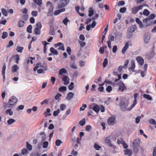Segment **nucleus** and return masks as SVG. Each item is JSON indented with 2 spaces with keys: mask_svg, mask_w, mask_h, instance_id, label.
<instances>
[{
  "mask_svg": "<svg viewBox=\"0 0 156 156\" xmlns=\"http://www.w3.org/2000/svg\"><path fill=\"white\" fill-rule=\"evenodd\" d=\"M6 113L10 116L12 115L13 114V112L11 109H9L7 110L5 112Z\"/></svg>",
  "mask_w": 156,
  "mask_h": 156,
  "instance_id": "obj_25",
  "label": "nucleus"
},
{
  "mask_svg": "<svg viewBox=\"0 0 156 156\" xmlns=\"http://www.w3.org/2000/svg\"><path fill=\"white\" fill-rule=\"evenodd\" d=\"M60 112V109H58L56 111H54L53 115L54 116H56Z\"/></svg>",
  "mask_w": 156,
  "mask_h": 156,
  "instance_id": "obj_48",
  "label": "nucleus"
},
{
  "mask_svg": "<svg viewBox=\"0 0 156 156\" xmlns=\"http://www.w3.org/2000/svg\"><path fill=\"white\" fill-rule=\"evenodd\" d=\"M48 142L47 141H44L43 143L42 147L43 148H46L48 147Z\"/></svg>",
  "mask_w": 156,
  "mask_h": 156,
  "instance_id": "obj_36",
  "label": "nucleus"
},
{
  "mask_svg": "<svg viewBox=\"0 0 156 156\" xmlns=\"http://www.w3.org/2000/svg\"><path fill=\"white\" fill-rule=\"evenodd\" d=\"M93 109L96 113H98L100 110V107L99 106L96 105L93 107Z\"/></svg>",
  "mask_w": 156,
  "mask_h": 156,
  "instance_id": "obj_28",
  "label": "nucleus"
},
{
  "mask_svg": "<svg viewBox=\"0 0 156 156\" xmlns=\"http://www.w3.org/2000/svg\"><path fill=\"white\" fill-rule=\"evenodd\" d=\"M67 73V70L64 68H62L60 69L59 71V74L62 75L63 73Z\"/></svg>",
  "mask_w": 156,
  "mask_h": 156,
  "instance_id": "obj_22",
  "label": "nucleus"
},
{
  "mask_svg": "<svg viewBox=\"0 0 156 156\" xmlns=\"http://www.w3.org/2000/svg\"><path fill=\"white\" fill-rule=\"evenodd\" d=\"M74 96V94L73 92H69L67 95V99L71 100Z\"/></svg>",
  "mask_w": 156,
  "mask_h": 156,
  "instance_id": "obj_26",
  "label": "nucleus"
},
{
  "mask_svg": "<svg viewBox=\"0 0 156 156\" xmlns=\"http://www.w3.org/2000/svg\"><path fill=\"white\" fill-rule=\"evenodd\" d=\"M149 122L151 124H156V122L155 120L154 119H151L149 120Z\"/></svg>",
  "mask_w": 156,
  "mask_h": 156,
  "instance_id": "obj_60",
  "label": "nucleus"
},
{
  "mask_svg": "<svg viewBox=\"0 0 156 156\" xmlns=\"http://www.w3.org/2000/svg\"><path fill=\"white\" fill-rule=\"evenodd\" d=\"M108 122L109 125H114L116 123L115 119L113 117H110L108 119Z\"/></svg>",
  "mask_w": 156,
  "mask_h": 156,
  "instance_id": "obj_10",
  "label": "nucleus"
},
{
  "mask_svg": "<svg viewBox=\"0 0 156 156\" xmlns=\"http://www.w3.org/2000/svg\"><path fill=\"white\" fill-rule=\"evenodd\" d=\"M117 83V84L119 87L118 89L120 91L123 92L124 90L126 89V87L124 84L121 81H119Z\"/></svg>",
  "mask_w": 156,
  "mask_h": 156,
  "instance_id": "obj_4",
  "label": "nucleus"
},
{
  "mask_svg": "<svg viewBox=\"0 0 156 156\" xmlns=\"http://www.w3.org/2000/svg\"><path fill=\"white\" fill-rule=\"evenodd\" d=\"M62 143V142L60 140H56L55 144L57 146H60V144Z\"/></svg>",
  "mask_w": 156,
  "mask_h": 156,
  "instance_id": "obj_54",
  "label": "nucleus"
},
{
  "mask_svg": "<svg viewBox=\"0 0 156 156\" xmlns=\"http://www.w3.org/2000/svg\"><path fill=\"white\" fill-rule=\"evenodd\" d=\"M30 156H39L37 153L36 152H32L30 154Z\"/></svg>",
  "mask_w": 156,
  "mask_h": 156,
  "instance_id": "obj_64",
  "label": "nucleus"
},
{
  "mask_svg": "<svg viewBox=\"0 0 156 156\" xmlns=\"http://www.w3.org/2000/svg\"><path fill=\"white\" fill-rule=\"evenodd\" d=\"M69 22V20L67 18H66L63 20V23L66 26H67L68 24V23Z\"/></svg>",
  "mask_w": 156,
  "mask_h": 156,
  "instance_id": "obj_47",
  "label": "nucleus"
},
{
  "mask_svg": "<svg viewBox=\"0 0 156 156\" xmlns=\"http://www.w3.org/2000/svg\"><path fill=\"white\" fill-rule=\"evenodd\" d=\"M69 78L67 76H65L63 77L62 79V80L64 82V84L66 85L68 84L69 83Z\"/></svg>",
  "mask_w": 156,
  "mask_h": 156,
  "instance_id": "obj_16",
  "label": "nucleus"
},
{
  "mask_svg": "<svg viewBox=\"0 0 156 156\" xmlns=\"http://www.w3.org/2000/svg\"><path fill=\"white\" fill-rule=\"evenodd\" d=\"M108 63V60L107 58H105L104 61L103 62V66L104 67H105L107 65Z\"/></svg>",
  "mask_w": 156,
  "mask_h": 156,
  "instance_id": "obj_59",
  "label": "nucleus"
},
{
  "mask_svg": "<svg viewBox=\"0 0 156 156\" xmlns=\"http://www.w3.org/2000/svg\"><path fill=\"white\" fill-rule=\"evenodd\" d=\"M69 0H64L63 1L61 0L58 5V7L60 8L65 6L69 2Z\"/></svg>",
  "mask_w": 156,
  "mask_h": 156,
  "instance_id": "obj_8",
  "label": "nucleus"
},
{
  "mask_svg": "<svg viewBox=\"0 0 156 156\" xmlns=\"http://www.w3.org/2000/svg\"><path fill=\"white\" fill-rule=\"evenodd\" d=\"M93 14H94L93 10L92 9H91V8L90 9L89 11L88 16H89L91 17L93 16Z\"/></svg>",
  "mask_w": 156,
  "mask_h": 156,
  "instance_id": "obj_55",
  "label": "nucleus"
},
{
  "mask_svg": "<svg viewBox=\"0 0 156 156\" xmlns=\"http://www.w3.org/2000/svg\"><path fill=\"white\" fill-rule=\"evenodd\" d=\"M111 137L110 136H108L105 139V142L110 147H112L113 145L111 143Z\"/></svg>",
  "mask_w": 156,
  "mask_h": 156,
  "instance_id": "obj_14",
  "label": "nucleus"
},
{
  "mask_svg": "<svg viewBox=\"0 0 156 156\" xmlns=\"http://www.w3.org/2000/svg\"><path fill=\"white\" fill-rule=\"evenodd\" d=\"M120 107L121 110L123 111H130V110H128V109L129 108H127V106L128 105V103H124V102H122L120 103Z\"/></svg>",
  "mask_w": 156,
  "mask_h": 156,
  "instance_id": "obj_5",
  "label": "nucleus"
},
{
  "mask_svg": "<svg viewBox=\"0 0 156 156\" xmlns=\"http://www.w3.org/2000/svg\"><path fill=\"white\" fill-rule=\"evenodd\" d=\"M74 87V83L73 82L71 83L70 84L68 87L69 89L70 90H72Z\"/></svg>",
  "mask_w": 156,
  "mask_h": 156,
  "instance_id": "obj_57",
  "label": "nucleus"
},
{
  "mask_svg": "<svg viewBox=\"0 0 156 156\" xmlns=\"http://www.w3.org/2000/svg\"><path fill=\"white\" fill-rule=\"evenodd\" d=\"M34 2L39 5H41L42 4V0H34Z\"/></svg>",
  "mask_w": 156,
  "mask_h": 156,
  "instance_id": "obj_37",
  "label": "nucleus"
},
{
  "mask_svg": "<svg viewBox=\"0 0 156 156\" xmlns=\"http://www.w3.org/2000/svg\"><path fill=\"white\" fill-rule=\"evenodd\" d=\"M19 67L17 65H14L12 67V71L13 73L16 72L19 69Z\"/></svg>",
  "mask_w": 156,
  "mask_h": 156,
  "instance_id": "obj_19",
  "label": "nucleus"
},
{
  "mask_svg": "<svg viewBox=\"0 0 156 156\" xmlns=\"http://www.w3.org/2000/svg\"><path fill=\"white\" fill-rule=\"evenodd\" d=\"M1 11L3 15L5 16H7V12L5 9H1Z\"/></svg>",
  "mask_w": 156,
  "mask_h": 156,
  "instance_id": "obj_39",
  "label": "nucleus"
},
{
  "mask_svg": "<svg viewBox=\"0 0 156 156\" xmlns=\"http://www.w3.org/2000/svg\"><path fill=\"white\" fill-rule=\"evenodd\" d=\"M143 97L144 98L149 100H151L152 99L151 97L148 94H144L143 95Z\"/></svg>",
  "mask_w": 156,
  "mask_h": 156,
  "instance_id": "obj_38",
  "label": "nucleus"
},
{
  "mask_svg": "<svg viewBox=\"0 0 156 156\" xmlns=\"http://www.w3.org/2000/svg\"><path fill=\"white\" fill-rule=\"evenodd\" d=\"M66 51L69 55H71V50L70 47H67Z\"/></svg>",
  "mask_w": 156,
  "mask_h": 156,
  "instance_id": "obj_63",
  "label": "nucleus"
},
{
  "mask_svg": "<svg viewBox=\"0 0 156 156\" xmlns=\"http://www.w3.org/2000/svg\"><path fill=\"white\" fill-rule=\"evenodd\" d=\"M65 9L64 8H62L60 10H57L55 11L54 13V15H57L59 14L61 12H64L65 11Z\"/></svg>",
  "mask_w": 156,
  "mask_h": 156,
  "instance_id": "obj_21",
  "label": "nucleus"
},
{
  "mask_svg": "<svg viewBox=\"0 0 156 156\" xmlns=\"http://www.w3.org/2000/svg\"><path fill=\"white\" fill-rule=\"evenodd\" d=\"M21 153L23 155H26L28 153V151L27 149L24 148L21 150Z\"/></svg>",
  "mask_w": 156,
  "mask_h": 156,
  "instance_id": "obj_27",
  "label": "nucleus"
},
{
  "mask_svg": "<svg viewBox=\"0 0 156 156\" xmlns=\"http://www.w3.org/2000/svg\"><path fill=\"white\" fill-rule=\"evenodd\" d=\"M150 39V37L149 36L147 35L145 36L144 39V43L146 44H148L149 41Z\"/></svg>",
  "mask_w": 156,
  "mask_h": 156,
  "instance_id": "obj_24",
  "label": "nucleus"
},
{
  "mask_svg": "<svg viewBox=\"0 0 156 156\" xmlns=\"http://www.w3.org/2000/svg\"><path fill=\"white\" fill-rule=\"evenodd\" d=\"M108 39L109 40L108 41H110V42L113 41H114V37L112 35H109L108 36Z\"/></svg>",
  "mask_w": 156,
  "mask_h": 156,
  "instance_id": "obj_56",
  "label": "nucleus"
},
{
  "mask_svg": "<svg viewBox=\"0 0 156 156\" xmlns=\"http://www.w3.org/2000/svg\"><path fill=\"white\" fill-rule=\"evenodd\" d=\"M15 122V120L13 119L10 118L9 119L7 122L9 125H11Z\"/></svg>",
  "mask_w": 156,
  "mask_h": 156,
  "instance_id": "obj_31",
  "label": "nucleus"
},
{
  "mask_svg": "<svg viewBox=\"0 0 156 156\" xmlns=\"http://www.w3.org/2000/svg\"><path fill=\"white\" fill-rule=\"evenodd\" d=\"M75 9L76 12L79 14L80 16H84V14L83 13L79 12V10H80V8L79 7L77 6H76Z\"/></svg>",
  "mask_w": 156,
  "mask_h": 156,
  "instance_id": "obj_34",
  "label": "nucleus"
},
{
  "mask_svg": "<svg viewBox=\"0 0 156 156\" xmlns=\"http://www.w3.org/2000/svg\"><path fill=\"white\" fill-rule=\"evenodd\" d=\"M32 26L31 25H29L27 29V31L29 33H32Z\"/></svg>",
  "mask_w": 156,
  "mask_h": 156,
  "instance_id": "obj_35",
  "label": "nucleus"
},
{
  "mask_svg": "<svg viewBox=\"0 0 156 156\" xmlns=\"http://www.w3.org/2000/svg\"><path fill=\"white\" fill-rule=\"evenodd\" d=\"M147 17L149 20L153 19L155 17V15L154 14H151Z\"/></svg>",
  "mask_w": 156,
  "mask_h": 156,
  "instance_id": "obj_50",
  "label": "nucleus"
},
{
  "mask_svg": "<svg viewBox=\"0 0 156 156\" xmlns=\"http://www.w3.org/2000/svg\"><path fill=\"white\" fill-rule=\"evenodd\" d=\"M15 62L16 64L19 63V61L20 60V57L18 55H16L15 56Z\"/></svg>",
  "mask_w": 156,
  "mask_h": 156,
  "instance_id": "obj_42",
  "label": "nucleus"
},
{
  "mask_svg": "<svg viewBox=\"0 0 156 156\" xmlns=\"http://www.w3.org/2000/svg\"><path fill=\"white\" fill-rule=\"evenodd\" d=\"M85 123V119H83L82 120L80 121L79 123L81 126L84 125Z\"/></svg>",
  "mask_w": 156,
  "mask_h": 156,
  "instance_id": "obj_49",
  "label": "nucleus"
},
{
  "mask_svg": "<svg viewBox=\"0 0 156 156\" xmlns=\"http://www.w3.org/2000/svg\"><path fill=\"white\" fill-rule=\"evenodd\" d=\"M129 48V44L128 43H126L124 46V47L122 48V54H124L126 50L128 49Z\"/></svg>",
  "mask_w": 156,
  "mask_h": 156,
  "instance_id": "obj_20",
  "label": "nucleus"
},
{
  "mask_svg": "<svg viewBox=\"0 0 156 156\" xmlns=\"http://www.w3.org/2000/svg\"><path fill=\"white\" fill-rule=\"evenodd\" d=\"M106 90L107 92L109 93L112 90V87L110 85L108 86L106 89Z\"/></svg>",
  "mask_w": 156,
  "mask_h": 156,
  "instance_id": "obj_46",
  "label": "nucleus"
},
{
  "mask_svg": "<svg viewBox=\"0 0 156 156\" xmlns=\"http://www.w3.org/2000/svg\"><path fill=\"white\" fill-rule=\"evenodd\" d=\"M24 22L23 21L20 20L18 23V25L19 27H22L24 25Z\"/></svg>",
  "mask_w": 156,
  "mask_h": 156,
  "instance_id": "obj_40",
  "label": "nucleus"
},
{
  "mask_svg": "<svg viewBox=\"0 0 156 156\" xmlns=\"http://www.w3.org/2000/svg\"><path fill=\"white\" fill-rule=\"evenodd\" d=\"M41 67L45 70L47 69V67L46 66V65L45 63H43L42 64L40 62L38 63L36 66L34 68V70L35 71L38 69L39 68Z\"/></svg>",
  "mask_w": 156,
  "mask_h": 156,
  "instance_id": "obj_3",
  "label": "nucleus"
},
{
  "mask_svg": "<svg viewBox=\"0 0 156 156\" xmlns=\"http://www.w3.org/2000/svg\"><path fill=\"white\" fill-rule=\"evenodd\" d=\"M62 96V95L59 93H58L55 96V99L58 101H59L60 100V98Z\"/></svg>",
  "mask_w": 156,
  "mask_h": 156,
  "instance_id": "obj_30",
  "label": "nucleus"
},
{
  "mask_svg": "<svg viewBox=\"0 0 156 156\" xmlns=\"http://www.w3.org/2000/svg\"><path fill=\"white\" fill-rule=\"evenodd\" d=\"M136 28V27L135 25H132L128 29V31L130 33L133 32Z\"/></svg>",
  "mask_w": 156,
  "mask_h": 156,
  "instance_id": "obj_17",
  "label": "nucleus"
},
{
  "mask_svg": "<svg viewBox=\"0 0 156 156\" xmlns=\"http://www.w3.org/2000/svg\"><path fill=\"white\" fill-rule=\"evenodd\" d=\"M120 135L119 133H117L114 136V138L115 139H117V143L118 144H122L125 141L122 139L118 138Z\"/></svg>",
  "mask_w": 156,
  "mask_h": 156,
  "instance_id": "obj_6",
  "label": "nucleus"
},
{
  "mask_svg": "<svg viewBox=\"0 0 156 156\" xmlns=\"http://www.w3.org/2000/svg\"><path fill=\"white\" fill-rule=\"evenodd\" d=\"M26 149L29 151H31L32 149V146L29 144L28 142H27L26 143Z\"/></svg>",
  "mask_w": 156,
  "mask_h": 156,
  "instance_id": "obj_23",
  "label": "nucleus"
},
{
  "mask_svg": "<svg viewBox=\"0 0 156 156\" xmlns=\"http://www.w3.org/2000/svg\"><path fill=\"white\" fill-rule=\"evenodd\" d=\"M70 65L71 67L73 69H76L77 68L76 65L75 63H71Z\"/></svg>",
  "mask_w": 156,
  "mask_h": 156,
  "instance_id": "obj_51",
  "label": "nucleus"
},
{
  "mask_svg": "<svg viewBox=\"0 0 156 156\" xmlns=\"http://www.w3.org/2000/svg\"><path fill=\"white\" fill-rule=\"evenodd\" d=\"M151 23H147V24H144L143 25L142 24V23L141 21L139 23H138V24H139V27H140V28H146L147 27L149 26L151 24Z\"/></svg>",
  "mask_w": 156,
  "mask_h": 156,
  "instance_id": "obj_15",
  "label": "nucleus"
},
{
  "mask_svg": "<svg viewBox=\"0 0 156 156\" xmlns=\"http://www.w3.org/2000/svg\"><path fill=\"white\" fill-rule=\"evenodd\" d=\"M36 28L41 29L42 27V25L41 22H39L36 24Z\"/></svg>",
  "mask_w": 156,
  "mask_h": 156,
  "instance_id": "obj_62",
  "label": "nucleus"
},
{
  "mask_svg": "<svg viewBox=\"0 0 156 156\" xmlns=\"http://www.w3.org/2000/svg\"><path fill=\"white\" fill-rule=\"evenodd\" d=\"M150 14L149 12L147 9H145L143 12V14L146 16H148Z\"/></svg>",
  "mask_w": 156,
  "mask_h": 156,
  "instance_id": "obj_43",
  "label": "nucleus"
},
{
  "mask_svg": "<svg viewBox=\"0 0 156 156\" xmlns=\"http://www.w3.org/2000/svg\"><path fill=\"white\" fill-rule=\"evenodd\" d=\"M66 108V106L64 104H62L60 106V108L61 110L63 111Z\"/></svg>",
  "mask_w": 156,
  "mask_h": 156,
  "instance_id": "obj_41",
  "label": "nucleus"
},
{
  "mask_svg": "<svg viewBox=\"0 0 156 156\" xmlns=\"http://www.w3.org/2000/svg\"><path fill=\"white\" fill-rule=\"evenodd\" d=\"M41 29L37 28H36L35 30V32L36 34H40L41 33Z\"/></svg>",
  "mask_w": 156,
  "mask_h": 156,
  "instance_id": "obj_53",
  "label": "nucleus"
},
{
  "mask_svg": "<svg viewBox=\"0 0 156 156\" xmlns=\"http://www.w3.org/2000/svg\"><path fill=\"white\" fill-rule=\"evenodd\" d=\"M8 35V33L6 32H3L2 35V38L5 39L6 38Z\"/></svg>",
  "mask_w": 156,
  "mask_h": 156,
  "instance_id": "obj_52",
  "label": "nucleus"
},
{
  "mask_svg": "<svg viewBox=\"0 0 156 156\" xmlns=\"http://www.w3.org/2000/svg\"><path fill=\"white\" fill-rule=\"evenodd\" d=\"M41 67L39 68L37 70V73H44V70H44L43 69H41L40 68Z\"/></svg>",
  "mask_w": 156,
  "mask_h": 156,
  "instance_id": "obj_44",
  "label": "nucleus"
},
{
  "mask_svg": "<svg viewBox=\"0 0 156 156\" xmlns=\"http://www.w3.org/2000/svg\"><path fill=\"white\" fill-rule=\"evenodd\" d=\"M17 101V98L14 96H12L9 99L7 106H5V108H10L13 107Z\"/></svg>",
  "mask_w": 156,
  "mask_h": 156,
  "instance_id": "obj_2",
  "label": "nucleus"
},
{
  "mask_svg": "<svg viewBox=\"0 0 156 156\" xmlns=\"http://www.w3.org/2000/svg\"><path fill=\"white\" fill-rule=\"evenodd\" d=\"M23 49V47L17 46L16 49V51L18 52L21 53Z\"/></svg>",
  "mask_w": 156,
  "mask_h": 156,
  "instance_id": "obj_33",
  "label": "nucleus"
},
{
  "mask_svg": "<svg viewBox=\"0 0 156 156\" xmlns=\"http://www.w3.org/2000/svg\"><path fill=\"white\" fill-rule=\"evenodd\" d=\"M66 87L65 86H62L60 87L58 89V90L60 92L66 90Z\"/></svg>",
  "mask_w": 156,
  "mask_h": 156,
  "instance_id": "obj_45",
  "label": "nucleus"
},
{
  "mask_svg": "<svg viewBox=\"0 0 156 156\" xmlns=\"http://www.w3.org/2000/svg\"><path fill=\"white\" fill-rule=\"evenodd\" d=\"M130 63L131 66L130 68H129V69L131 70V71L133 72H135L136 71L134 69L135 67V65L134 61V60L131 61Z\"/></svg>",
  "mask_w": 156,
  "mask_h": 156,
  "instance_id": "obj_13",
  "label": "nucleus"
},
{
  "mask_svg": "<svg viewBox=\"0 0 156 156\" xmlns=\"http://www.w3.org/2000/svg\"><path fill=\"white\" fill-rule=\"evenodd\" d=\"M50 51L53 54L55 55H57L58 54V52L57 51L55 50L54 48L52 47L50 49Z\"/></svg>",
  "mask_w": 156,
  "mask_h": 156,
  "instance_id": "obj_29",
  "label": "nucleus"
},
{
  "mask_svg": "<svg viewBox=\"0 0 156 156\" xmlns=\"http://www.w3.org/2000/svg\"><path fill=\"white\" fill-rule=\"evenodd\" d=\"M138 96V94L137 93H135L134 95V100L133 101V103L129 108L128 109V110H131L137 104V98Z\"/></svg>",
  "mask_w": 156,
  "mask_h": 156,
  "instance_id": "obj_7",
  "label": "nucleus"
},
{
  "mask_svg": "<svg viewBox=\"0 0 156 156\" xmlns=\"http://www.w3.org/2000/svg\"><path fill=\"white\" fill-rule=\"evenodd\" d=\"M143 6L142 5H140L133 7L132 8V13L134 14H136L139 10L142 9Z\"/></svg>",
  "mask_w": 156,
  "mask_h": 156,
  "instance_id": "obj_9",
  "label": "nucleus"
},
{
  "mask_svg": "<svg viewBox=\"0 0 156 156\" xmlns=\"http://www.w3.org/2000/svg\"><path fill=\"white\" fill-rule=\"evenodd\" d=\"M125 154L130 156L132 154V151L131 150L126 149L124 151Z\"/></svg>",
  "mask_w": 156,
  "mask_h": 156,
  "instance_id": "obj_18",
  "label": "nucleus"
},
{
  "mask_svg": "<svg viewBox=\"0 0 156 156\" xmlns=\"http://www.w3.org/2000/svg\"><path fill=\"white\" fill-rule=\"evenodd\" d=\"M41 135L42 136L41 138L42 139V140L44 141L46 140V137L44 133H40Z\"/></svg>",
  "mask_w": 156,
  "mask_h": 156,
  "instance_id": "obj_61",
  "label": "nucleus"
},
{
  "mask_svg": "<svg viewBox=\"0 0 156 156\" xmlns=\"http://www.w3.org/2000/svg\"><path fill=\"white\" fill-rule=\"evenodd\" d=\"M87 107V105L86 104H83L82 107H81L80 109V111H83L84 110L85 108Z\"/></svg>",
  "mask_w": 156,
  "mask_h": 156,
  "instance_id": "obj_58",
  "label": "nucleus"
},
{
  "mask_svg": "<svg viewBox=\"0 0 156 156\" xmlns=\"http://www.w3.org/2000/svg\"><path fill=\"white\" fill-rule=\"evenodd\" d=\"M6 69V66L5 63H4L2 68V73L3 77V81H5V72Z\"/></svg>",
  "mask_w": 156,
  "mask_h": 156,
  "instance_id": "obj_12",
  "label": "nucleus"
},
{
  "mask_svg": "<svg viewBox=\"0 0 156 156\" xmlns=\"http://www.w3.org/2000/svg\"><path fill=\"white\" fill-rule=\"evenodd\" d=\"M136 60L138 63L141 66H142L144 63V59L140 56H138L136 58Z\"/></svg>",
  "mask_w": 156,
  "mask_h": 156,
  "instance_id": "obj_11",
  "label": "nucleus"
},
{
  "mask_svg": "<svg viewBox=\"0 0 156 156\" xmlns=\"http://www.w3.org/2000/svg\"><path fill=\"white\" fill-rule=\"evenodd\" d=\"M140 140L136 139L134 140L132 142L133 148L134 152L136 153L138 152L140 147Z\"/></svg>",
  "mask_w": 156,
  "mask_h": 156,
  "instance_id": "obj_1",
  "label": "nucleus"
},
{
  "mask_svg": "<svg viewBox=\"0 0 156 156\" xmlns=\"http://www.w3.org/2000/svg\"><path fill=\"white\" fill-rule=\"evenodd\" d=\"M113 74L114 75H117L118 79H115V82H117L118 80L120 79L121 78V75H118L117 73L116 72H114L113 73Z\"/></svg>",
  "mask_w": 156,
  "mask_h": 156,
  "instance_id": "obj_32",
  "label": "nucleus"
}]
</instances>
